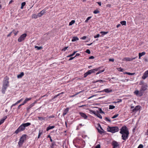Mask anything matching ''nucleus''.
I'll use <instances>...</instances> for the list:
<instances>
[{
  "label": "nucleus",
  "mask_w": 148,
  "mask_h": 148,
  "mask_svg": "<svg viewBox=\"0 0 148 148\" xmlns=\"http://www.w3.org/2000/svg\"><path fill=\"white\" fill-rule=\"evenodd\" d=\"M106 82V81L105 80H102L100 79V80H97L95 82H94V83H96L97 82H99L101 83V82L103 83L104 82Z\"/></svg>",
  "instance_id": "obj_24"
},
{
  "label": "nucleus",
  "mask_w": 148,
  "mask_h": 148,
  "mask_svg": "<svg viewBox=\"0 0 148 148\" xmlns=\"http://www.w3.org/2000/svg\"><path fill=\"white\" fill-rule=\"evenodd\" d=\"M105 119L106 121H108L110 122H111V120L107 117H106Z\"/></svg>",
  "instance_id": "obj_47"
},
{
  "label": "nucleus",
  "mask_w": 148,
  "mask_h": 148,
  "mask_svg": "<svg viewBox=\"0 0 148 148\" xmlns=\"http://www.w3.org/2000/svg\"><path fill=\"white\" fill-rule=\"evenodd\" d=\"M134 94H135L136 95L139 96H141L143 95V92L140 90V91L137 90H135L134 92Z\"/></svg>",
  "instance_id": "obj_7"
},
{
  "label": "nucleus",
  "mask_w": 148,
  "mask_h": 148,
  "mask_svg": "<svg viewBox=\"0 0 148 148\" xmlns=\"http://www.w3.org/2000/svg\"><path fill=\"white\" fill-rule=\"evenodd\" d=\"M141 106H136L135 108L132 110V112H136L137 111L140 109Z\"/></svg>",
  "instance_id": "obj_9"
},
{
  "label": "nucleus",
  "mask_w": 148,
  "mask_h": 148,
  "mask_svg": "<svg viewBox=\"0 0 148 148\" xmlns=\"http://www.w3.org/2000/svg\"><path fill=\"white\" fill-rule=\"evenodd\" d=\"M95 58L93 56H90L89 58V59H93Z\"/></svg>",
  "instance_id": "obj_62"
},
{
  "label": "nucleus",
  "mask_w": 148,
  "mask_h": 148,
  "mask_svg": "<svg viewBox=\"0 0 148 148\" xmlns=\"http://www.w3.org/2000/svg\"><path fill=\"white\" fill-rule=\"evenodd\" d=\"M99 36H100V35L99 34H98L97 35H96V36H94V37L95 38H96L99 37Z\"/></svg>",
  "instance_id": "obj_55"
},
{
  "label": "nucleus",
  "mask_w": 148,
  "mask_h": 148,
  "mask_svg": "<svg viewBox=\"0 0 148 148\" xmlns=\"http://www.w3.org/2000/svg\"><path fill=\"white\" fill-rule=\"evenodd\" d=\"M91 18V16H89V17H88L85 20V22L86 23H87L88 21Z\"/></svg>",
  "instance_id": "obj_45"
},
{
  "label": "nucleus",
  "mask_w": 148,
  "mask_h": 148,
  "mask_svg": "<svg viewBox=\"0 0 148 148\" xmlns=\"http://www.w3.org/2000/svg\"><path fill=\"white\" fill-rule=\"evenodd\" d=\"M99 112L100 113H104V112L103 111H102L101 108H99Z\"/></svg>",
  "instance_id": "obj_44"
},
{
  "label": "nucleus",
  "mask_w": 148,
  "mask_h": 148,
  "mask_svg": "<svg viewBox=\"0 0 148 148\" xmlns=\"http://www.w3.org/2000/svg\"><path fill=\"white\" fill-rule=\"evenodd\" d=\"M24 142L23 140H19L18 142V145L19 147H21L22 146L23 143Z\"/></svg>",
  "instance_id": "obj_17"
},
{
  "label": "nucleus",
  "mask_w": 148,
  "mask_h": 148,
  "mask_svg": "<svg viewBox=\"0 0 148 148\" xmlns=\"http://www.w3.org/2000/svg\"><path fill=\"white\" fill-rule=\"evenodd\" d=\"M119 132L122 134V137L123 140H125L128 138L129 133L128 129L126 126H122L120 129Z\"/></svg>",
  "instance_id": "obj_1"
},
{
  "label": "nucleus",
  "mask_w": 148,
  "mask_h": 148,
  "mask_svg": "<svg viewBox=\"0 0 148 148\" xmlns=\"http://www.w3.org/2000/svg\"><path fill=\"white\" fill-rule=\"evenodd\" d=\"M108 33V32H100V33L102 34L101 35H102V36H103V35L107 34Z\"/></svg>",
  "instance_id": "obj_25"
},
{
  "label": "nucleus",
  "mask_w": 148,
  "mask_h": 148,
  "mask_svg": "<svg viewBox=\"0 0 148 148\" xmlns=\"http://www.w3.org/2000/svg\"><path fill=\"white\" fill-rule=\"evenodd\" d=\"M36 103V101H35L33 103H32V104H31L30 105L31 106V107H32Z\"/></svg>",
  "instance_id": "obj_53"
},
{
  "label": "nucleus",
  "mask_w": 148,
  "mask_h": 148,
  "mask_svg": "<svg viewBox=\"0 0 148 148\" xmlns=\"http://www.w3.org/2000/svg\"><path fill=\"white\" fill-rule=\"evenodd\" d=\"M112 145L113 146V148H116V147L119 146V145L118 143L115 140L112 142Z\"/></svg>",
  "instance_id": "obj_8"
},
{
  "label": "nucleus",
  "mask_w": 148,
  "mask_h": 148,
  "mask_svg": "<svg viewBox=\"0 0 148 148\" xmlns=\"http://www.w3.org/2000/svg\"><path fill=\"white\" fill-rule=\"evenodd\" d=\"M86 52L89 54H90V51L89 49H87L86 50Z\"/></svg>",
  "instance_id": "obj_54"
},
{
  "label": "nucleus",
  "mask_w": 148,
  "mask_h": 148,
  "mask_svg": "<svg viewBox=\"0 0 148 148\" xmlns=\"http://www.w3.org/2000/svg\"><path fill=\"white\" fill-rule=\"evenodd\" d=\"M126 60L127 61H130L132 60V59L130 58H125Z\"/></svg>",
  "instance_id": "obj_35"
},
{
  "label": "nucleus",
  "mask_w": 148,
  "mask_h": 148,
  "mask_svg": "<svg viewBox=\"0 0 148 148\" xmlns=\"http://www.w3.org/2000/svg\"><path fill=\"white\" fill-rule=\"evenodd\" d=\"M24 75V73L23 72H21L20 74H18L17 76V77L18 78H21Z\"/></svg>",
  "instance_id": "obj_18"
},
{
  "label": "nucleus",
  "mask_w": 148,
  "mask_h": 148,
  "mask_svg": "<svg viewBox=\"0 0 148 148\" xmlns=\"http://www.w3.org/2000/svg\"><path fill=\"white\" fill-rule=\"evenodd\" d=\"M98 127H99L102 130V131H101L99 129H98V132L100 134H102L104 132V131L102 128V127L101 126V125L99 123H98Z\"/></svg>",
  "instance_id": "obj_11"
},
{
  "label": "nucleus",
  "mask_w": 148,
  "mask_h": 148,
  "mask_svg": "<svg viewBox=\"0 0 148 148\" xmlns=\"http://www.w3.org/2000/svg\"><path fill=\"white\" fill-rule=\"evenodd\" d=\"M31 125V124L30 123H23L19 126L18 128L15 131L14 133L17 134L19 132L24 131L25 127L29 126Z\"/></svg>",
  "instance_id": "obj_2"
},
{
  "label": "nucleus",
  "mask_w": 148,
  "mask_h": 148,
  "mask_svg": "<svg viewBox=\"0 0 148 148\" xmlns=\"http://www.w3.org/2000/svg\"><path fill=\"white\" fill-rule=\"evenodd\" d=\"M101 68V67H99L98 68H95V69H92V70L93 71L94 73H95V71H99Z\"/></svg>",
  "instance_id": "obj_32"
},
{
  "label": "nucleus",
  "mask_w": 148,
  "mask_h": 148,
  "mask_svg": "<svg viewBox=\"0 0 148 148\" xmlns=\"http://www.w3.org/2000/svg\"><path fill=\"white\" fill-rule=\"evenodd\" d=\"M79 38L77 37H73L71 41L72 42H75L77 40H79Z\"/></svg>",
  "instance_id": "obj_20"
},
{
  "label": "nucleus",
  "mask_w": 148,
  "mask_h": 148,
  "mask_svg": "<svg viewBox=\"0 0 148 148\" xmlns=\"http://www.w3.org/2000/svg\"><path fill=\"white\" fill-rule=\"evenodd\" d=\"M55 145H56L55 142H52L51 145H50V147L51 148H54L53 146Z\"/></svg>",
  "instance_id": "obj_31"
},
{
  "label": "nucleus",
  "mask_w": 148,
  "mask_h": 148,
  "mask_svg": "<svg viewBox=\"0 0 148 148\" xmlns=\"http://www.w3.org/2000/svg\"><path fill=\"white\" fill-rule=\"evenodd\" d=\"M9 78L8 76L5 77L3 82V87L7 88L9 86Z\"/></svg>",
  "instance_id": "obj_4"
},
{
  "label": "nucleus",
  "mask_w": 148,
  "mask_h": 148,
  "mask_svg": "<svg viewBox=\"0 0 148 148\" xmlns=\"http://www.w3.org/2000/svg\"><path fill=\"white\" fill-rule=\"evenodd\" d=\"M148 87L147 84L146 83L143 84L140 89V90L142 92H143L147 89Z\"/></svg>",
  "instance_id": "obj_6"
},
{
  "label": "nucleus",
  "mask_w": 148,
  "mask_h": 148,
  "mask_svg": "<svg viewBox=\"0 0 148 148\" xmlns=\"http://www.w3.org/2000/svg\"><path fill=\"white\" fill-rule=\"evenodd\" d=\"M105 71V69H103L102 70H100L98 72H97L96 73V75L98 74H99L100 73H101V72H103V71Z\"/></svg>",
  "instance_id": "obj_37"
},
{
  "label": "nucleus",
  "mask_w": 148,
  "mask_h": 148,
  "mask_svg": "<svg viewBox=\"0 0 148 148\" xmlns=\"http://www.w3.org/2000/svg\"><path fill=\"white\" fill-rule=\"evenodd\" d=\"M87 72L88 73V75H90L91 74V73H94L93 71L92 70V69L88 71Z\"/></svg>",
  "instance_id": "obj_26"
},
{
  "label": "nucleus",
  "mask_w": 148,
  "mask_h": 148,
  "mask_svg": "<svg viewBox=\"0 0 148 148\" xmlns=\"http://www.w3.org/2000/svg\"><path fill=\"white\" fill-rule=\"evenodd\" d=\"M119 116L118 114H116L114 116H113L112 118V119H114L117 117Z\"/></svg>",
  "instance_id": "obj_43"
},
{
  "label": "nucleus",
  "mask_w": 148,
  "mask_h": 148,
  "mask_svg": "<svg viewBox=\"0 0 148 148\" xmlns=\"http://www.w3.org/2000/svg\"><path fill=\"white\" fill-rule=\"evenodd\" d=\"M123 69H122L121 67L119 68V71H123Z\"/></svg>",
  "instance_id": "obj_64"
},
{
  "label": "nucleus",
  "mask_w": 148,
  "mask_h": 148,
  "mask_svg": "<svg viewBox=\"0 0 148 148\" xmlns=\"http://www.w3.org/2000/svg\"><path fill=\"white\" fill-rule=\"evenodd\" d=\"M79 113L80 115L84 119H86L87 118V116L84 113L79 112Z\"/></svg>",
  "instance_id": "obj_12"
},
{
  "label": "nucleus",
  "mask_w": 148,
  "mask_h": 148,
  "mask_svg": "<svg viewBox=\"0 0 148 148\" xmlns=\"http://www.w3.org/2000/svg\"><path fill=\"white\" fill-rule=\"evenodd\" d=\"M109 109H112L115 108V106L113 105H110L109 106Z\"/></svg>",
  "instance_id": "obj_38"
},
{
  "label": "nucleus",
  "mask_w": 148,
  "mask_h": 148,
  "mask_svg": "<svg viewBox=\"0 0 148 148\" xmlns=\"http://www.w3.org/2000/svg\"><path fill=\"white\" fill-rule=\"evenodd\" d=\"M125 73V74H127L129 75H134V73H132L126 72Z\"/></svg>",
  "instance_id": "obj_41"
},
{
  "label": "nucleus",
  "mask_w": 148,
  "mask_h": 148,
  "mask_svg": "<svg viewBox=\"0 0 148 148\" xmlns=\"http://www.w3.org/2000/svg\"><path fill=\"white\" fill-rule=\"evenodd\" d=\"M107 131L111 132L112 133H114L119 131V128L117 126L110 127L108 126L107 128Z\"/></svg>",
  "instance_id": "obj_3"
},
{
  "label": "nucleus",
  "mask_w": 148,
  "mask_h": 148,
  "mask_svg": "<svg viewBox=\"0 0 148 148\" xmlns=\"http://www.w3.org/2000/svg\"><path fill=\"white\" fill-rule=\"evenodd\" d=\"M13 32H14V33L15 36L16 35L18 32V31H16L15 30H13Z\"/></svg>",
  "instance_id": "obj_42"
},
{
  "label": "nucleus",
  "mask_w": 148,
  "mask_h": 148,
  "mask_svg": "<svg viewBox=\"0 0 148 148\" xmlns=\"http://www.w3.org/2000/svg\"><path fill=\"white\" fill-rule=\"evenodd\" d=\"M23 100V99L22 98L20 100H18V101H17L16 102L18 104V103H20Z\"/></svg>",
  "instance_id": "obj_50"
},
{
  "label": "nucleus",
  "mask_w": 148,
  "mask_h": 148,
  "mask_svg": "<svg viewBox=\"0 0 148 148\" xmlns=\"http://www.w3.org/2000/svg\"><path fill=\"white\" fill-rule=\"evenodd\" d=\"M25 4L26 3L25 2L22 3L21 4V9H23V8L24 6L25 5Z\"/></svg>",
  "instance_id": "obj_23"
},
{
  "label": "nucleus",
  "mask_w": 148,
  "mask_h": 148,
  "mask_svg": "<svg viewBox=\"0 0 148 148\" xmlns=\"http://www.w3.org/2000/svg\"><path fill=\"white\" fill-rule=\"evenodd\" d=\"M35 48L37 49L38 50H40V49H41L42 48V47H38V46H35Z\"/></svg>",
  "instance_id": "obj_34"
},
{
  "label": "nucleus",
  "mask_w": 148,
  "mask_h": 148,
  "mask_svg": "<svg viewBox=\"0 0 148 148\" xmlns=\"http://www.w3.org/2000/svg\"><path fill=\"white\" fill-rule=\"evenodd\" d=\"M59 96V94H58L57 95H56L53 98V99H54L57 97L58 96Z\"/></svg>",
  "instance_id": "obj_63"
},
{
  "label": "nucleus",
  "mask_w": 148,
  "mask_h": 148,
  "mask_svg": "<svg viewBox=\"0 0 148 148\" xmlns=\"http://www.w3.org/2000/svg\"><path fill=\"white\" fill-rule=\"evenodd\" d=\"M68 47H65L62 49V51H65L68 48Z\"/></svg>",
  "instance_id": "obj_51"
},
{
  "label": "nucleus",
  "mask_w": 148,
  "mask_h": 148,
  "mask_svg": "<svg viewBox=\"0 0 148 148\" xmlns=\"http://www.w3.org/2000/svg\"><path fill=\"white\" fill-rule=\"evenodd\" d=\"M38 118L39 120H40L41 121H42L43 120H45V118H44L42 117H38Z\"/></svg>",
  "instance_id": "obj_36"
},
{
  "label": "nucleus",
  "mask_w": 148,
  "mask_h": 148,
  "mask_svg": "<svg viewBox=\"0 0 148 148\" xmlns=\"http://www.w3.org/2000/svg\"><path fill=\"white\" fill-rule=\"evenodd\" d=\"M40 12L42 15H43L46 12V10L43 9Z\"/></svg>",
  "instance_id": "obj_33"
},
{
  "label": "nucleus",
  "mask_w": 148,
  "mask_h": 148,
  "mask_svg": "<svg viewBox=\"0 0 148 148\" xmlns=\"http://www.w3.org/2000/svg\"><path fill=\"white\" fill-rule=\"evenodd\" d=\"M143 145H142V144H140L138 146V147L137 148H143Z\"/></svg>",
  "instance_id": "obj_49"
},
{
  "label": "nucleus",
  "mask_w": 148,
  "mask_h": 148,
  "mask_svg": "<svg viewBox=\"0 0 148 148\" xmlns=\"http://www.w3.org/2000/svg\"><path fill=\"white\" fill-rule=\"evenodd\" d=\"M31 99V98H26L25 99V100H24V102H25V103H26L27 101L30 100Z\"/></svg>",
  "instance_id": "obj_27"
},
{
  "label": "nucleus",
  "mask_w": 148,
  "mask_h": 148,
  "mask_svg": "<svg viewBox=\"0 0 148 148\" xmlns=\"http://www.w3.org/2000/svg\"><path fill=\"white\" fill-rule=\"evenodd\" d=\"M55 127V126H50L49 125L48 127L47 128L46 130L48 131L49 130L53 129Z\"/></svg>",
  "instance_id": "obj_19"
},
{
  "label": "nucleus",
  "mask_w": 148,
  "mask_h": 148,
  "mask_svg": "<svg viewBox=\"0 0 148 148\" xmlns=\"http://www.w3.org/2000/svg\"><path fill=\"white\" fill-rule=\"evenodd\" d=\"M145 52H143L142 53H139L138 56L141 57L145 55Z\"/></svg>",
  "instance_id": "obj_28"
},
{
  "label": "nucleus",
  "mask_w": 148,
  "mask_h": 148,
  "mask_svg": "<svg viewBox=\"0 0 148 148\" xmlns=\"http://www.w3.org/2000/svg\"><path fill=\"white\" fill-rule=\"evenodd\" d=\"M96 115L99 118L101 119H102V116L99 113V111H97V113Z\"/></svg>",
  "instance_id": "obj_21"
},
{
  "label": "nucleus",
  "mask_w": 148,
  "mask_h": 148,
  "mask_svg": "<svg viewBox=\"0 0 148 148\" xmlns=\"http://www.w3.org/2000/svg\"><path fill=\"white\" fill-rule=\"evenodd\" d=\"M148 77V70L146 71L142 76V78L145 79Z\"/></svg>",
  "instance_id": "obj_13"
},
{
  "label": "nucleus",
  "mask_w": 148,
  "mask_h": 148,
  "mask_svg": "<svg viewBox=\"0 0 148 148\" xmlns=\"http://www.w3.org/2000/svg\"><path fill=\"white\" fill-rule=\"evenodd\" d=\"M12 32H11L9 34L7 35V36L8 37H9L11 35V34L12 33Z\"/></svg>",
  "instance_id": "obj_59"
},
{
  "label": "nucleus",
  "mask_w": 148,
  "mask_h": 148,
  "mask_svg": "<svg viewBox=\"0 0 148 148\" xmlns=\"http://www.w3.org/2000/svg\"><path fill=\"white\" fill-rule=\"evenodd\" d=\"M18 104L17 103V102H16L15 103L13 104L11 107V108L13 106H15L16 105Z\"/></svg>",
  "instance_id": "obj_58"
},
{
  "label": "nucleus",
  "mask_w": 148,
  "mask_h": 148,
  "mask_svg": "<svg viewBox=\"0 0 148 148\" xmlns=\"http://www.w3.org/2000/svg\"><path fill=\"white\" fill-rule=\"evenodd\" d=\"M88 75V73L87 72H86V73H84V78H85Z\"/></svg>",
  "instance_id": "obj_52"
},
{
  "label": "nucleus",
  "mask_w": 148,
  "mask_h": 148,
  "mask_svg": "<svg viewBox=\"0 0 148 148\" xmlns=\"http://www.w3.org/2000/svg\"><path fill=\"white\" fill-rule=\"evenodd\" d=\"M120 23L122 25H126V22L125 21H121Z\"/></svg>",
  "instance_id": "obj_29"
},
{
  "label": "nucleus",
  "mask_w": 148,
  "mask_h": 148,
  "mask_svg": "<svg viewBox=\"0 0 148 148\" xmlns=\"http://www.w3.org/2000/svg\"><path fill=\"white\" fill-rule=\"evenodd\" d=\"M104 91L107 93H109L111 92H112V90L109 88H106L104 89L102 91H98V92H102Z\"/></svg>",
  "instance_id": "obj_10"
},
{
  "label": "nucleus",
  "mask_w": 148,
  "mask_h": 148,
  "mask_svg": "<svg viewBox=\"0 0 148 148\" xmlns=\"http://www.w3.org/2000/svg\"><path fill=\"white\" fill-rule=\"evenodd\" d=\"M91 112L92 113H93V114H95V115H96L97 113V112H96L95 111H93V110H91Z\"/></svg>",
  "instance_id": "obj_48"
},
{
  "label": "nucleus",
  "mask_w": 148,
  "mask_h": 148,
  "mask_svg": "<svg viewBox=\"0 0 148 148\" xmlns=\"http://www.w3.org/2000/svg\"><path fill=\"white\" fill-rule=\"evenodd\" d=\"M95 148H100V145L99 144L95 146Z\"/></svg>",
  "instance_id": "obj_56"
},
{
  "label": "nucleus",
  "mask_w": 148,
  "mask_h": 148,
  "mask_svg": "<svg viewBox=\"0 0 148 148\" xmlns=\"http://www.w3.org/2000/svg\"><path fill=\"white\" fill-rule=\"evenodd\" d=\"M86 38V36H84L83 37L81 38V39L82 40H85Z\"/></svg>",
  "instance_id": "obj_60"
},
{
  "label": "nucleus",
  "mask_w": 148,
  "mask_h": 148,
  "mask_svg": "<svg viewBox=\"0 0 148 148\" xmlns=\"http://www.w3.org/2000/svg\"><path fill=\"white\" fill-rule=\"evenodd\" d=\"M32 18H37V16L35 14H33L32 15Z\"/></svg>",
  "instance_id": "obj_40"
},
{
  "label": "nucleus",
  "mask_w": 148,
  "mask_h": 148,
  "mask_svg": "<svg viewBox=\"0 0 148 148\" xmlns=\"http://www.w3.org/2000/svg\"><path fill=\"white\" fill-rule=\"evenodd\" d=\"M32 107L30 106L29 105L27 108V112H29V109L32 108Z\"/></svg>",
  "instance_id": "obj_22"
},
{
  "label": "nucleus",
  "mask_w": 148,
  "mask_h": 148,
  "mask_svg": "<svg viewBox=\"0 0 148 148\" xmlns=\"http://www.w3.org/2000/svg\"><path fill=\"white\" fill-rule=\"evenodd\" d=\"M7 88L5 87H2L1 91L3 94H5V91Z\"/></svg>",
  "instance_id": "obj_16"
},
{
  "label": "nucleus",
  "mask_w": 148,
  "mask_h": 148,
  "mask_svg": "<svg viewBox=\"0 0 148 148\" xmlns=\"http://www.w3.org/2000/svg\"><path fill=\"white\" fill-rule=\"evenodd\" d=\"M114 60L113 58H112V59L110 58L109 59V61H112V62H113L114 61Z\"/></svg>",
  "instance_id": "obj_61"
},
{
  "label": "nucleus",
  "mask_w": 148,
  "mask_h": 148,
  "mask_svg": "<svg viewBox=\"0 0 148 148\" xmlns=\"http://www.w3.org/2000/svg\"><path fill=\"white\" fill-rule=\"evenodd\" d=\"M4 121L3 119H1L0 121V123L1 124L3 123Z\"/></svg>",
  "instance_id": "obj_57"
},
{
  "label": "nucleus",
  "mask_w": 148,
  "mask_h": 148,
  "mask_svg": "<svg viewBox=\"0 0 148 148\" xmlns=\"http://www.w3.org/2000/svg\"><path fill=\"white\" fill-rule=\"evenodd\" d=\"M75 22V20H72L69 23V25H71L73 24Z\"/></svg>",
  "instance_id": "obj_30"
},
{
  "label": "nucleus",
  "mask_w": 148,
  "mask_h": 148,
  "mask_svg": "<svg viewBox=\"0 0 148 148\" xmlns=\"http://www.w3.org/2000/svg\"><path fill=\"white\" fill-rule=\"evenodd\" d=\"M27 135L26 134H24L20 138V140L22 141L23 140V142L26 140Z\"/></svg>",
  "instance_id": "obj_14"
},
{
  "label": "nucleus",
  "mask_w": 148,
  "mask_h": 148,
  "mask_svg": "<svg viewBox=\"0 0 148 148\" xmlns=\"http://www.w3.org/2000/svg\"><path fill=\"white\" fill-rule=\"evenodd\" d=\"M99 11L97 9H96L94 11L93 13L95 14H96L99 13Z\"/></svg>",
  "instance_id": "obj_39"
},
{
  "label": "nucleus",
  "mask_w": 148,
  "mask_h": 148,
  "mask_svg": "<svg viewBox=\"0 0 148 148\" xmlns=\"http://www.w3.org/2000/svg\"><path fill=\"white\" fill-rule=\"evenodd\" d=\"M27 35L26 34H22L18 39V41L19 42H21L23 40L25 39Z\"/></svg>",
  "instance_id": "obj_5"
},
{
  "label": "nucleus",
  "mask_w": 148,
  "mask_h": 148,
  "mask_svg": "<svg viewBox=\"0 0 148 148\" xmlns=\"http://www.w3.org/2000/svg\"><path fill=\"white\" fill-rule=\"evenodd\" d=\"M69 110V108H66L63 111V115L64 116L66 115L67 112H68Z\"/></svg>",
  "instance_id": "obj_15"
},
{
  "label": "nucleus",
  "mask_w": 148,
  "mask_h": 148,
  "mask_svg": "<svg viewBox=\"0 0 148 148\" xmlns=\"http://www.w3.org/2000/svg\"><path fill=\"white\" fill-rule=\"evenodd\" d=\"M42 134V132H41L40 130H39V133H38V138H39L40 137V136Z\"/></svg>",
  "instance_id": "obj_46"
}]
</instances>
